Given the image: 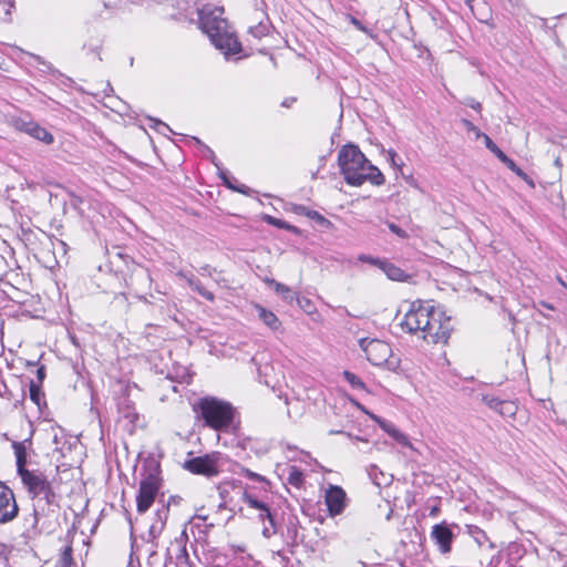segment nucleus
<instances>
[{
    "mask_svg": "<svg viewBox=\"0 0 567 567\" xmlns=\"http://www.w3.org/2000/svg\"><path fill=\"white\" fill-rule=\"evenodd\" d=\"M400 326L409 333L421 332L432 343H446L453 330L451 318L441 308L421 300L410 303Z\"/></svg>",
    "mask_w": 567,
    "mask_h": 567,
    "instance_id": "nucleus-1",
    "label": "nucleus"
},
{
    "mask_svg": "<svg viewBox=\"0 0 567 567\" xmlns=\"http://www.w3.org/2000/svg\"><path fill=\"white\" fill-rule=\"evenodd\" d=\"M197 14L199 29L208 35L214 47L221 51L227 59L241 52V43L235 31L223 18V8L204 6L197 9Z\"/></svg>",
    "mask_w": 567,
    "mask_h": 567,
    "instance_id": "nucleus-2",
    "label": "nucleus"
},
{
    "mask_svg": "<svg viewBox=\"0 0 567 567\" xmlns=\"http://www.w3.org/2000/svg\"><path fill=\"white\" fill-rule=\"evenodd\" d=\"M338 165L346 183L350 186L358 187L365 182L381 186L385 182L381 171L372 165L354 144H346L339 150Z\"/></svg>",
    "mask_w": 567,
    "mask_h": 567,
    "instance_id": "nucleus-3",
    "label": "nucleus"
},
{
    "mask_svg": "<svg viewBox=\"0 0 567 567\" xmlns=\"http://www.w3.org/2000/svg\"><path fill=\"white\" fill-rule=\"evenodd\" d=\"M197 408L205 425L216 431L226 430L233 423L235 410L229 402L206 396L198 401Z\"/></svg>",
    "mask_w": 567,
    "mask_h": 567,
    "instance_id": "nucleus-4",
    "label": "nucleus"
},
{
    "mask_svg": "<svg viewBox=\"0 0 567 567\" xmlns=\"http://www.w3.org/2000/svg\"><path fill=\"white\" fill-rule=\"evenodd\" d=\"M31 499L34 501H59V494L55 491L54 484L41 471L29 477L23 482Z\"/></svg>",
    "mask_w": 567,
    "mask_h": 567,
    "instance_id": "nucleus-5",
    "label": "nucleus"
},
{
    "mask_svg": "<svg viewBox=\"0 0 567 567\" xmlns=\"http://www.w3.org/2000/svg\"><path fill=\"white\" fill-rule=\"evenodd\" d=\"M162 482L157 471L150 472L141 482L136 495V509L140 514L146 513L153 505Z\"/></svg>",
    "mask_w": 567,
    "mask_h": 567,
    "instance_id": "nucleus-6",
    "label": "nucleus"
},
{
    "mask_svg": "<svg viewBox=\"0 0 567 567\" xmlns=\"http://www.w3.org/2000/svg\"><path fill=\"white\" fill-rule=\"evenodd\" d=\"M221 453L213 452L202 456L192 457L184 463V468L196 475L214 477L220 473Z\"/></svg>",
    "mask_w": 567,
    "mask_h": 567,
    "instance_id": "nucleus-7",
    "label": "nucleus"
},
{
    "mask_svg": "<svg viewBox=\"0 0 567 567\" xmlns=\"http://www.w3.org/2000/svg\"><path fill=\"white\" fill-rule=\"evenodd\" d=\"M359 344L365 353L367 359L373 365H381L385 363L392 353L390 344L379 339L363 338L360 339Z\"/></svg>",
    "mask_w": 567,
    "mask_h": 567,
    "instance_id": "nucleus-8",
    "label": "nucleus"
},
{
    "mask_svg": "<svg viewBox=\"0 0 567 567\" xmlns=\"http://www.w3.org/2000/svg\"><path fill=\"white\" fill-rule=\"evenodd\" d=\"M245 503L256 511H258V518L262 522V535L266 538H270L272 535L277 533V524L275 519V514L270 511L268 505L252 495L245 494L244 496Z\"/></svg>",
    "mask_w": 567,
    "mask_h": 567,
    "instance_id": "nucleus-9",
    "label": "nucleus"
},
{
    "mask_svg": "<svg viewBox=\"0 0 567 567\" xmlns=\"http://www.w3.org/2000/svg\"><path fill=\"white\" fill-rule=\"evenodd\" d=\"M18 513L19 506L13 492L3 482H0V524L13 520Z\"/></svg>",
    "mask_w": 567,
    "mask_h": 567,
    "instance_id": "nucleus-10",
    "label": "nucleus"
},
{
    "mask_svg": "<svg viewBox=\"0 0 567 567\" xmlns=\"http://www.w3.org/2000/svg\"><path fill=\"white\" fill-rule=\"evenodd\" d=\"M324 502L329 515L334 517L343 513L347 507L348 497L342 487L338 485H330L326 489Z\"/></svg>",
    "mask_w": 567,
    "mask_h": 567,
    "instance_id": "nucleus-11",
    "label": "nucleus"
},
{
    "mask_svg": "<svg viewBox=\"0 0 567 567\" xmlns=\"http://www.w3.org/2000/svg\"><path fill=\"white\" fill-rule=\"evenodd\" d=\"M17 130L30 135L31 137L50 145L54 142L53 135L44 127L33 121L17 120L14 123Z\"/></svg>",
    "mask_w": 567,
    "mask_h": 567,
    "instance_id": "nucleus-12",
    "label": "nucleus"
},
{
    "mask_svg": "<svg viewBox=\"0 0 567 567\" xmlns=\"http://www.w3.org/2000/svg\"><path fill=\"white\" fill-rule=\"evenodd\" d=\"M431 538L437 545L440 551L442 554H447L452 549V542L454 539V534L446 525V523H440L432 527Z\"/></svg>",
    "mask_w": 567,
    "mask_h": 567,
    "instance_id": "nucleus-13",
    "label": "nucleus"
},
{
    "mask_svg": "<svg viewBox=\"0 0 567 567\" xmlns=\"http://www.w3.org/2000/svg\"><path fill=\"white\" fill-rule=\"evenodd\" d=\"M60 508L59 501H34L33 502V514L31 528L35 533L38 532L39 522L42 518L53 516Z\"/></svg>",
    "mask_w": 567,
    "mask_h": 567,
    "instance_id": "nucleus-14",
    "label": "nucleus"
},
{
    "mask_svg": "<svg viewBox=\"0 0 567 567\" xmlns=\"http://www.w3.org/2000/svg\"><path fill=\"white\" fill-rule=\"evenodd\" d=\"M284 537L287 545L290 547L291 553H293V549L305 542L302 527L297 517L288 518Z\"/></svg>",
    "mask_w": 567,
    "mask_h": 567,
    "instance_id": "nucleus-15",
    "label": "nucleus"
},
{
    "mask_svg": "<svg viewBox=\"0 0 567 567\" xmlns=\"http://www.w3.org/2000/svg\"><path fill=\"white\" fill-rule=\"evenodd\" d=\"M360 409L365 412L367 414L370 415V417L375 422L378 423V425L385 432L388 433L393 440H395L399 444L403 445V446H406V447H410L412 449V444L409 440V437L402 433L400 430H398L395 427V425L390 422V421H386L380 416H377L374 414H371L369 412H367L362 406H360Z\"/></svg>",
    "mask_w": 567,
    "mask_h": 567,
    "instance_id": "nucleus-16",
    "label": "nucleus"
},
{
    "mask_svg": "<svg viewBox=\"0 0 567 567\" xmlns=\"http://www.w3.org/2000/svg\"><path fill=\"white\" fill-rule=\"evenodd\" d=\"M169 514V504L163 505L155 513V518L148 528V539L147 542L154 543L155 539L159 537L162 532L165 528L167 518Z\"/></svg>",
    "mask_w": 567,
    "mask_h": 567,
    "instance_id": "nucleus-17",
    "label": "nucleus"
},
{
    "mask_svg": "<svg viewBox=\"0 0 567 567\" xmlns=\"http://www.w3.org/2000/svg\"><path fill=\"white\" fill-rule=\"evenodd\" d=\"M14 454H16V463H17V473L20 476L22 483L27 481L29 477L34 475L39 470H28L27 465V452L25 447L22 443L14 442L13 443Z\"/></svg>",
    "mask_w": 567,
    "mask_h": 567,
    "instance_id": "nucleus-18",
    "label": "nucleus"
},
{
    "mask_svg": "<svg viewBox=\"0 0 567 567\" xmlns=\"http://www.w3.org/2000/svg\"><path fill=\"white\" fill-rule=\"evenodd\" d=\"M177 276H179L181 278H184L186 279L188 286L195 290L196 292H198L203 298H205L206 300L208 301H214L215 299V296L212 291L207 290L202 284L200 281L195 278L193 275H189L187 276L185 272L183 271H178L177 272Z\"/></svg>",
    "mask_w": 567,
    "mask_h": 567,
    "instance_id": "nucleus-19",
    "label": "nucleus"
},
{
    "mask_svg": "<svg viewBox=\"0 0 567 567\" xmlns=\"http://www.w3.org/2000/svg\"><path fill=\"white\" fill-rule=\"evenodd\" d=\"M256 310L258 312L259 319L272 331H277L281 327V322L279 318L270 310L264 308L262 306L256 305Z\"/></svg>",
    "mask_w": 567,
    "mask_h": 567,
    "instance_id": "nucleus-20",
    "label": "nucleus"
},
{
    "mask_svg": "<svg viewBox=\"0 0 567 567\" xmlns=\"http://www.w3.org/2000/svg\"><path fill=\"white\" fill-rule=\"evenodd\" d=\"M381 270L393 281H406L410 278V275L388 260L382 264Z\"/></svg>",
    "mask_w": 567,
    "mask_h": 567,
    "instance_id": "nucleus-21",
    "label": "nucleus"
},
{
    "mask_svg": "<svg viewBox=\"0 0 567 567\" xmlns=\"http://www.w3.org/2000/svg\"><path fill=\"white\" fill-rule=\"evenodd\" d=\"M218 176L224 182L227 188L236 190L241 194H247L248 187L246 185H235L229 177V173L223 169L221 167H218Z\"/></svg>",
    "mask_w": 567,
    "mask_h": 567,
    "instance_id": "nucleus-22",
    "label": "nucleus"
},
{
    "mask_svg": "<svg viewBox=\"0 0 567 567\" xmlns=\"http://www.w3.org/2000/svg\"><path fill=\"white\" fill-rule=\"evenodd\" d=\"M266 282L275 288V291L277 293H280L285 300L291 302L295 299V296L288 286L278 282L275 279H266Z\"/></svg>",
    "mask_w": 567,
    "mask_h": 567,
    "instance_id": "nucleus-23",
    "label": "nucleus"
},
{
    "mask_svg": "<svg viewBox=\"0 0 567 567\" xmlns=\"http://www.w3.org/2000/svg\"><path fill=\"white\" fill-rule=\"evenodd\" d=\"M467 534L482 547L488 539L486 533L476 525H466Z\"/></svg>",
    "mask_w": 567,
    "mask_h": 567,
    "instance_id": "nucleus-24",
    "label": "nucleus"
},
{
    "mask_svg": "<svg viewBox=\"0 0 567 567\" xmlns=\"http://www.w3.org/2000/svg\"><path fill=\"white\" fill-rule=\"evenodd\" d=\"M303 473L297 466H290L288 468L287 482L296 487H300L303 484Z\"/></svg>",
    "mask_w": 567,
    "mask_h": 567,
    "instance_id": "nucleus-25",
    "label": "nucleus"
},
{
    "mask_svg": "<svg viewBox=\"0 0 567 567\" xmlns=\"http://www.w3.org/2000/svg\"><path fill=\"white\" fill-rule=\"evenodd\" d=\"M118 409L123 417L127 419L131 423H134L137 420V413L130 400H124Z\"/></svg>",
    "mask_w": 567,
    "mask_h": 567,
    "instance_id": "nucleus-26",
    "label": "nucleus"
},
{
    "mask_svg": "<svg viewBox=\"0 0 567 567\" xmlns=\"http://www.w3.org/2000/svg\"><path fill=\"white\" fill-rule=\"evenodd\" d=\"M73 565L72 546L68 545L63 548L55 567H71Z\"/></svg>",
    "mask_w": 567,
    "mask_h": 567,
    "instance_id": "nucleus-27",
    "label": "nucleus"
},
{
    "mask_svg": "<svg viewBox=\"0 0 567 567\" xmlns=\"http://www.w3.org/2000/svg\"><path fill=\"white\" fill-rule=\"evenodd\" d=\"M343 379L355 390H365L364 382L353 372L343 371Z\"/></svg>",
    "mask_w": 567,
    "mask_h": 567,
    "instance_id": "nucleus-28",
    "label": "nucleus"
},
{
    "mask_svg": "<svg viewBox=\"0 0 567 567\" xmlns=\"http://www.w3.org/2000/svg\"><path fill=\"white\" fill-rule=\"evenodd\" d=\"M508 169H511L514 174H516L518 177H520L524 181L528 179V175L518 167L515 162L509 158L507 155L501 161Z\"/></svg>",
    "mask_w": 567,
    "mask_h": 567,
    "instance_id": "nucleus-29",
    "label": "nucleus"
},
{
    "mask_svg": "<svg viewBox=\"0 0 567 567\" xmlns=\"http://www.w3.org/2000/svg\"><path fill=\"white\" fill-rule=\"evenodd\" d=\"M482 135L486 148L489 150L499 161H502L506 156V154L492 141V138L488 135Z\"/></svg>",
    "mask_w": 567,
    "mask_h": 567,
    "instance_id": "nucleus-30",
    "label": "nucleus"
},
{
    "mask_svg": "<svg viewBox=\"0 0 567 567\" xmlns=\"http://www.w3.org/2000/svg\"><path fill=\"white\" fill-rule=\"evenodd\" d=\"M517 410L516 404L509 400H503L498 413L503 416H513Z\"/></svg>",
    "mask_w": 567,
    "mask_h": 567,
    "instance_id": "nucleus-31",
    "label": "nucleus"
},
{
    "mask_svg": "<svg viewBox=\"0 0 567 567\" xmlns=\"http://www.w3.org/2000/svg\"><path fill=\"white\" fill-rule=\"evenodd\" d=\"M176 559V567H193L185 545L181 548V553L177 555Z\"/></svg>",
    "mask_w": 567,
    "mask_h": 567,
    "instance_id": "nucleus-32",
    "label": "nucleus"
},
{
    "mask_svg": "<svg viewBox=\"0 0 567 567\" xmlns=\"http://www.w3.org/2000/svg\"><path fill=\"white\" fill-rule=\"evenodd\" d=\"M270 369L269 365H265L264 368H259V375L260 378L264 377V383L267 385V386H270L272 389L276 388V385H278L279 381L278 380H272V378H270V375L268 374V370Z\"/></svg>",
    "mask_w": 567,
    "mask_h": 567,
    "instance_id": "nucleus-33",
    "label": "nucleus"
},
{
    "mask_svg": "<svg viewBox=\"0 0 567 567\" xmlns=\"http://www.w3.org/2000/svg\"><path fill=\"white\" fill-rule=\"evenodd\" d=\"M482 401L491 409L495 410L496 412L499 411V406L503 402V400L492 396V395H483Z\"/></svg>",
    "mask_w": 567,
    "mask_h": 567,
    "instance_id": "nucleus-34",
    "label": "nucleus"
},
{
    "mask_svg": "<svg viewBox=\"0 0 567 567\" xmlns=\"http://www.w3.org/2000/svg\"><path fill=\"white\" fill-rule=\"evenodd\" d=\"M29 390H30V399L37 405H40V398H41V394H42L40 385L35 384L34 381H31Z\"/></svg>",
    "mask_w": 567,
    "mask_h": 567,
    "instance_id": "nucleus-35",
    "label": "nucleus"
},
{
    "mask_svg": "<svg viewBox=\"0 0 567 567\" xmlns=\"http://www.w3.org/2000/svg\"><path fill=\"white\" fill-rule=\"evenodd\" d=\"M358 259L362 262H368V264L375 266L380 269L382 267V264H384V261H385L384 259L375 258V257H372L370 255H364V254L360 255L358 257Z\"/></svg>",
    "mask_w": 567,
    "mask_h": 567,
    "instance_id": "nucleus-36",
    "label": "nucleus"
},
{
    "mask_svg": "<svg viewBox=\"0 0 567 567\" xmlns=\"http://www.w3.org/2000/svg\"><path fill=\"white\" fill-rule=\"evenodd\" d=\"M13 8V0H0V12L3 11V20L9 21L11 16V9Z\"/></svg>",
    "mask_w": 567,
    "mask_h": 567,
    "instance_id": "nucleus-37",
    "label": "nucleus"
},
{
    "mask_svg": "<svg viewBox=\"0 0 567 567\" xmlns=\"http://www.w3.org/2000/svg\"><path fill=\"white\" fill-rule=\"evenodd\" d=\"M388 159L391 164V166L401 169L403 166V161L398 156L396 152L394 150L388 151Z\"/></svg>",
    "mask_w": 567,
    "mask_h": 567,
    "instance_id": "nucleus-38",
    "label": "nucleus"
},
{
    "mask_svg": "<svg viewBox=\"0 0 567 567\" xmlns=\"http://www.w3.org/2000/svg\"><path fill=\"white\" fill-rule=\"evenodd\" d=\"M307 216L312 219V220H316L319 225H329L330 221L323 217L320 213L316 212V210H312V212H307Z\"/></svg>",
    "mask_w": 567,
    "mask_h": 567,
    "instance_id": "nucleus-39",
    "label": "nucleus"
},
{
    "mask_svg": "<svg viewBox=\"0 0 567 567\" xmlns=\"http://www.w3.org/2000/svg\"><path fill=\"white\" fill-rule=\"evenodd\" d=\"M462 124L464 125V127L466 128L467 132L474 133L476 138L483 137V135H482L483 133L471 121L463 118Z\"/></svg>",
    "mask_w": 567,
    "mask_h": 567,
    "instance_id": "nucleus-40",
    "label": "nucleus"
},
{
    "mask_svg": "<svg viewBox=\"0 0 567 567\" xmlns=\"http://www.w3.org/2000/svg\"><path fill=\"white\" fill-rule=\"evenodd\" d=\"M150 121L154 122L153 125H151L153 128H155L157 132L165 134V132H172L171 127L162 122L161 120H156L153 117H150Z\"/></svg>",
    "mask_w": 567,
    "mask_h": 567,
    "instance_id": "nucleus-41",
    "label": "nucleus"
},
{
    "mask_svg": "<svg viewBox=\"0 0 567 567\" xmlns=\"http://www.w3.org/2000/svg\"><path fill=\"white\" fill-rule=\"evenodd\" d=\"M267 223L272 226H276L278 228H281V229H290L291 228V226H289L285 220L278 219L272 216H267Z\"/></svg>",
    "mask_w": 567,
    "mask_h": 567,
    "instance_id": "nucleus-42",
    "label": "nucleus"
},
{
    "mask_svg": "<svg viewBox=\"0 0 567 567\" xmlns=\"http://www.w3.org/2000/svg\"><path fill=\"white\" fill-rule=\"evenodd\" d=\"M194 140H195V142H196L197 144L202 145V146L205 148V151H206V152H207V154H208L207 156L209 157V159L212 161V163H213L217 168H218V167H220V166H219V163L217 162V158H216V155H215L214 151H213L212 148H209L207 145H204V144L202 143V141H200V140H198L197 137H194Z\"/></svg>",
    "mask_w": 567,
    "mask_h": 567,
    "instance_id": "nucleus-43",
    "label": "nucleus"
},
{
    "mask_svg": "<svg viewBox=\"0 0 567 567\" xmlns=\"http://www.w3.org/2000/svg\"><path fill=\"white\" fill-rule=\"evenodd\" d=\"M389 229L400 238H408V233L394 223H388Z\"/></svg>",
    "mask_w": 567,
    "mask_h": 567,
    "instance_id": "nucleus-44",
    "label": "nucleus"
},
{
    "mask_svg": "<svg viewBox=\"0 0 567 567\" xmlns=\"http://www.w3.org/2000/svg\"><path fill=\"white\" fill-rule=\"evenodd\" d=\"M297 300H298L299 306L302 309H305L307 312H311L312 303H311L310 299H308V298H302V299L297 298Z\"/></svg>",
    "mask_w": 567,
    "mask_h": 567,
    "instance_id": "nucleus-45",
    "label": "nucleus"
},
{
    "mask_svg": "<svg viewBox=\"0 0 567 567\" xmlns=\"http://www.w3.org/2000/svg\"><path fill=\"white\" fill-rule=\"evenodd\" d=\"M466 105H467V106H470V107H472V109H473V110H475V111H481V109H482L481 103H480V102H477V101H475V100H473V99H468V100L466 101Z\"/></svg>",
    "mask_w": 567,
    "mask_h": 567,
    "instance_id": "nucleus-46",
    "label": "nucleus"
},
{
    "mask_svg": "<svg viewBox=\"0 0 567 567\" xmlns=\"http://www.w3.org/2000/svg\"><path fill=\"white\" fill-rule=\"evenodd\" d=\"M82 198L80 196L72 195L71 206L75 209H80V205L82 204Z\"/></svg>",
    "mask_w": 567,
    "mask_h": 567,
    "instance_id": "nucleus-47",
    "label": "nucleus"
},
{
    "mask_svg": "<svg viewBox=\"0 0 567 567\" xmlns=\"http://www.w3.org/2000/svg\"><path fill=\"white\" fill-rule=\"evenodd\" d=\"M45 378V368L44 365H41L38 370H37V379L40 383L43 382Z\"/></svg>",
    "mask_w": 567,
    "mask_h": 567,
    "instance_id": "nucleus-48",
    "label": "nucleus"
},
{
    "mask_svg": "<svg viewBox=\"0 0 567 567\" xmlns=\"http://www.w3.org/2000/svg\"><path fill=\"white\" fill-rule=\"evenodd\" d=\"M246 476L249 477V478H252L255 481H258V482L264 481L262 476H260L259 474H256V473H254V472H251L249 470L246 471Z\"/></svg>",
    "mask_w": 567,
    "mask_h": 567,
    "instance_id": "nucleus-49",
    "label": "nucleus"
},
{
    "mask_svg": "<svg viewBox=\"0 0 567 567\" xmlns=\"http://www.w3.org/2000/svg\"><path fill=\"white\" fill-rule=\"evenodd\" d=\"M100 50H101V45L100 44H95V45H90L89 47V52L96 54L97 59L101 61L102 59L100 56Z\"/></svg>",
    "mask_w": 567,
    "mask_h": 567,
    "instance_id": "nucleus-50",
    "label": "nucleus"
},
{
    "mask_svg": "<svg viewBox=\"0 0 567 567\" xmlns=\"http://www.w3.org/2000/svg\"><path fill=\"white\" fill-rule=\"evenodd\" d=\"M351 23L353 25H355L359 30H362V31L365 30V28L362 25V23L355 18H351Z\"/></svg>",
    "mask_w": 567,
    "mask_h": 567,
    "instance_id": "nucleus-51",
    "label": "nucleus"
},
{
    "mask_svg": "<svg viewBox=\"0 0 567 567\" xmlns=\"http://www.w3.org/2000/svg\"><path fill=\"white\" fill-rule=\"evenodd\" d=\"M440 513V507L439 506H433L431 509H430V516L431 517H436Z\"/></svg>",
    "mask_w": 567,
    "mask_h": 567,
    "instance_id": "nucleus-52",
    "label": "nucleus"
},
{
    "mask_svg": "<svg viewBox=\"0 0 567 567\" xmlns=\"http://www.w3.org/2000/svg\"><path fill=\"white\" fill-rule=\"evenodd\" d=\"M297 213L299 214H303L307 216V212H311L310 209H308L307 207L305 206H298L297 209H296Z\"/></svg>",
    "mask_w": 567,
    "mask_h": 567,
    "instance_id": "nucleus-53",
    "label": "nucleus"
},
{
    "mask_svg": "<svg viewBox=\"0 0 567 567\" xmlns=\"http://www.w3.org/2000/svg\"><path fill=\"white\" fill-rule=\"evenodd\" d=\"M297 213L299 214H303L307 216V212H311L310 209H308L307 207L305 206H298L297 209H296Z\"/></svg>",
    "mask_w": 567,
    "mask_h": 567,
    "instance_id": "nucleus-54",
    "label": "nucleus"
},
{
    "mask_svg": "<svg viewBox=\"0 0 567 567\" xmlns=\"http://www.w3.org/2000/svg\"><path fill=\"white\" fill-rule=\"evenodd\" d=\"M210 269H212V268H210V266H209V265L203 266V267L200 268V274H202V275H206V274H207V275H210Z\"/></svg>",
    "mask_w": 567,
    "mask_h": 567,
    "instance_id": "nucleus-55",
    "label": "nucleus"
},
{
    "mask_svg": "<svg viewBox=\"0 0 567 567\" xmlns=\"http://www.w3.org/2000/svg\"><path fill=\"white\" fill-rule=\"evenodd\" d=\"M293 101L295 99H286L282 101L281 105L285 107H289Z\"/></svg>",
    "mask_w": 567,
    "mask_h": 567,
    "instance_id": "nucleus-56",
    "label": "nucleus"
},
{
    "mask_svg": "<svg viewBox=\"0 0 567 567\" xmlns=\"http://www.w3.org/2000/svg\"><path fill=\"white\" fill-rule=\"evenodd\" d=\"M556 279L559 282V285L567 289V282L559 275L556 276Z\"/></svg>",
    "mask_w": 567,
    "mask_h": 567,
    "instance_id": "nucleus-57",
    "label": "nucleus"
},
{
    "mask_svg": "<svg viewBox=\"0 0 567 567\" xmlns=\"http://www.w3.org/2000/svg\"><path fill=\"white\" fill-rule=\"evenodd\" d=\"M507 563H508V567H523L520 564H518L517 560L512 561L509 559Z\"/></svg>",
    "mask_w": 567,
    "mask_h": 567,
    "instance_id": "nucleus-58",
    "label": "nucleus"
},
{
    "mask_svg": "<svg viewBox=\"0 0 567 567\" xmlns=\"http://www.w3.org/2000/svg\"><path fill=\"white\" fill-rule=\"evenodd\" d=\"M554 164H555V166H557V167H559V168L563 166L561 161H560V158H559V157H557V158L554 161Z\"/></svg>",
    "mask_w": 567,
    "mask_h": 567,
    "instance_id": "nucleus-59",
    "label": "nucleus"
},
{
    "mask_svg": "<svg viewBox=\"0 0 567 567\" xmlns=\"http://www.w3.org/2000/svg\"><path fill=\"white\" fill-rule=\"evenodd\" d=\"M542 306L549 309V310H554V307L550 305V303H547V302H542Z\"/></svg>",
    "mask_w": 567,
    "mask_h": 567,
    "instance_id": "nucleus-60",
    "label": "nucleus"
},
{
    "mask_svg": "<svg viewBox=\"0 0 567 567\" xmlns=\"http://www.w3.org/2000/svg\"><path fill=\"white\" fill-rule=\"evenodd\" d=\"M35 59L39 61V63H43L44 64V61L39 55H37Z\"/></svg>",
    "mask_w": 567,
    "mask_h": 567,
    "instance_id": "nucleus-61",
    "label": "nucleus"
},
{
    "mask_svg": "<svg viewBox=\"0 0 567 567\" xmlns=\"http://www.w3.org/2000/svg\"><path fill=\"white\" fill-rule=\"evenodd\" d=\"M184 537H186V532L185 530L181 535V538H184Z\"/></svg>",
    "mask_w": 567,
    "mask_h": 567,
    "instance_id": "nucleus-62",
    "label": "nucleus"
},
{
    "mask_svg": "<svg viewBox=\"0 0 567 567\" xmlns=\"http://www.w3.org/2000/svg\"><path fill=\"white\" fill-rule=\"evenodd\" d=\"M339 433L338 431H330V434Z\"/></svg>",
    "mask_w": 567,
    "mask_h": 567,
    "instance_id": "nucleus-63",
    "label": "nucleus"
},
{
    "mask_svg": "<svg viewBox=\"0 0 567 567\" xmlns=\"http://www.w3.org/2000/svg\"><path fill=\"white\" fill-rule=\"evenodd\" d=\"M127 567H135V566H133L132 564H130Z\"/></svg>",
    "mask_w": 567,
    "mask_h": 567,
    "instance_id": "nucleus-64",
    "label": "nucleus"
}]
</instances>
